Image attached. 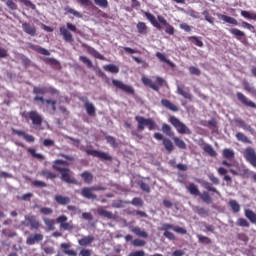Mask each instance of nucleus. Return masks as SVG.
<instances>
[{
  "label": "nucleus",
  "instance_id": "1",
  "mask_svg": "<svg viewBox=\"0 0 256 256\" xmlns=\"http://www.w3.org/2000/svg\"><path fill=\"white\" fill-rule=\"evenodd\" d=\"M144 16L148 21L155 27V29H158V31H161L163 27H165V33L168 35H175V28L167 22V19L163 17L162 15H158L157 18H155V15L151 14L150 12H144ZM163 25V26H161Z\"/></svg>",
  "mask_w": 256,
  "mask_h": 256
},
{
  "label": "nucleus",
  "instance_id": "2",
  "mask_svg": "<svg viewBox=\"0 0 256 256\" xmlns=\"http://www.w3.org/2000/svg\"><path fill=\"white\" fill-rule=\"evenodd\" d=\"M20 115L23 119H26V121H32L34 129H37L43 125V116H41V114H39V112L36 110L29 112L23 111L20 113Z\"/></svg>",
  "mask_w": 256,
  "mask_h": 256
},
{
  "label": "nucleus",
  "instance_id": "3",
  "mask_svg": "<svg viewBox=\"0 0 256 256\" xmlns=\"http://www.w3.org/2000/svg\"><path fill=\"white\" fill-rule=\"evenodd\" d=\"M59 31L60 35L63 37L66 43H73V41H75V39L73 38V34H71V32L77 33V26H75L73 23L67 22L66 27L61 26L59 28Z\"/></svg>",
  "mask_w": 256,
  "mask_h": 256
},
{
  "label": "nucleus",
  "instance_id": "4",
  "mask_svg": "<svg viewBox=\"0 0 256 256\" xmlns=\"http://www.w3.org/2000/svg\"><path fill=\"white\" fill-rule=\"evenodd\" d=\"M135 121L138 123L137 131H145V127H147L149 131H155L157 127V124H155V121L151 118L135 116Z\"/></svg>",
  "mask_w": 256,
  "mask_h": 256
},
{
  "label": "nucleus",
  "instance_id": "5",
  "mask_svg": "<svg viewBox=\"0 0 256 256\" xmlns=\"http://www.w3.org/2000/svg\"><path fill=\"white\" fill-rule=\"evenodd\" d=\"M169 123L175 127L177 133L180 135H191V129L185 125V123L181 122L177 117L170 116Z\"/></svg>",
  "mask_w": 256,
  "mask_h": 256
},
{
  "label": "nucleus",
  "instance_id": "6",
  "mask_svg": "<svg viewBox=\"0 0 256 256\" xmlns=\"http://www.w3.org/2000/svg\"><path fill=\"white\" fill-rule=\"evenodd\" d=\"M154 139H156V141H162V145L168 153H173V151H175L173 142L169 138L164 137L163 134L159 132L154 133Z\"/></svg>",
  "mask_w": 256,
  "mask_h": 256
},
{
  "label": "nucleus",
  "instance_id": "7",
  "mask_svg": "<svg viewBox=\"0 0 256 256\" xmlns=\"http://www.w3.org/2000/svg\"><path fill=\"white\" fill-rule=\"evenodd\" d=\"M112 85L116 87V89H120V91H123V93H127V95H135V89L133 86H129L121 80L113 79Z\"/></svg>",
  "mask_w": 256,
  "mask_h": 256
},
{
  "label": "nucleus",
  "instance_id": "8",
  "mask_svg": "<svg viewBox=\"0 0 256 256\" xmlns=\"http://www.w3.org/2000/svg\"><path fill=\"white\" fill-rule=\"evenodd\" d=\"M69 218L65 215H61L58 218H56V223L60 225V229L63 231H73L75 229V226L73 225V221L67 222Z\"/></svg>",
  "mask_w": 256,
  "mask_h": 256
},
{
  "label": "nucleus",
  "instance_id": "9",
  "mask_svg": "<svg viewBox=\"0 0 256 256\" xmlns=\"http://www.w3.org/2000/svg\"><path fill=\"white\" fill-rule=\"evenodd\" d=\"M243 157L246 159L247 163L251 164L252 167H256V152L252 147H247L243 151Z\"/></svg>",
  "mask_w": 256,
  "mask_h": 256
},
{
  "label": "nucleus",
  "instance_id": "10",
  "mask_svg": "<svg viewBox=\"0 0 256 256\" xmlns=\"http://www.w3.org/2000/svg\"><path fill=\"white\" fill-rule=\"evenodd\" d=\"M88 155L92 157H97L100 161H113V157L109 155L107 152L98 151V150H86L85 151Z\"/></svg>",
  "mask_w": 256,
  "mask_h": 256
},
{
  "label": "nucleus",
  "instance_id": "11",
  "mask_svg": "<svg viewBox=\"0 0 256 256\" xmlns=\"http://www.w3.org/2000/svg\"><path fill=\"white\" fill-rule=\"evenodd\" d=\"M22 225H24V227H30V229L36 230L41 227L39 220H37V217L35 216H25V220L22 222Z\"/></svg>",
  "mask_w": 256,
  "mask_h": 256
},
{
  "label": "nucleus",
  "instance_id": "12",
  "mask_svg": "<svg viewBox=\"0 0 256 256\" xmlns=\"http://www.w3.org/2000/svg\"><path fill=\"white\" fill-rule=\"evenodd\" d=\"M236 97H237L238 101L245 107H250V109H256V103L249 100V98H247V96H245V94H243L241 92H237Z\"/></svg>",
  "mask_w": 256,
  "mask_h": 256
},
{
  "label": "nucleus",
  "instance_id": "13",
  "mask_svg": "<svg viewBox=\"0 0 256 256\" xmlns=\"http://www.w3.org/2000/svg\"><path fill=\"white\" fill-rule=\"evenodd\" d=\"M52 169L58 173H63L65 170L69 169V162L65 160H55L52 164Z\"/></svg>",
  "mask_w": 256,
  "mask_h": 256
},
{
  "label": "nucleus",
  "instance_id": "14",
  "mask_svg": "<svg viewBox=\"0 0 256 256\" xmlns=\"http://www.w3.org/2000/svg\"><path fill=\"white\" fill-rule=\"evenodd\" d=\"M229 33H231V35H234V37L237 39V41H240V43H247V35H245V32L237 28H231L229 30Z\"/></svg>",
  "mask_w": 256,
  "mask_h": 256
},
{
  "label": "nucleus",
  "instance_id": "15",
  "mask_svg": "<svg viewBox=\"0 0 256 256\" xmlns=\"http://www.w3.org/2000/svg\"><path fill=\"white\" fill-rule=\"evenodd\" d=\"M62 181L64 183H71L72 185H77V180L71 178V175H73V172L71 169L67 168L62 173H60Z\"/></svg>",
  "mask_w": 256,
  "mask_h": 256
},
{
  "label": "nucleus",
  "instance_id": "16",
  "mask_svg": "<svg viewBox=\"0 0 256 256\" xmlns=\"http://www.w3.org/2000/svg\"><path fill=\"white\" fill-rule=\"evenodd\" d=\"M80 101H82L84 103V107L86 109V113L90 116V117H94L95 115V105H93V103L89 102V100L87 99V97H82L80 98Z\"/></svg>",
  "mask_w": 256,
  "mask_h": 256
},
{
  "label": "nucleus",
  "instance_id": "17",
  "mask_svg": "<svg viewBox=\"0 0 256 256\" xmlns=\"http://www.w3.org/2000/svg\"><path fill=\"white\" fill-rule=\"evenodd\" d=\"M82 47H84L89 53V55H92V57H95V59H100V61H105V56L103 54L99 53L95 48L87 45V44H82Z\"/></svg>",
  "mask_w": 256,
  "mask_h": 256
},
{
  "label": "nucleus",
  "instance_id": "18",
  "mask_svg": "<svg viewBox=\"0 0 256 256\" xmlns=\"http://www.w3.org/2000/svg\"><path fill=\"white\" fill-rule=\"evenodd\" d=\"M22 29H23L24 33H26L27 35H30V37L37 36V28L34 25H30L27 22H23Z\"/></svg>",
  "mask_w": 256,
  "mask_h": 256
},
{
  "label": "nucleus",
  "instance_id": "19",
  "mask_svg": "<svg viewBox=\"0 0 256 256\" xmlns=\"http://www.w3.org/2000/svg\"><path fill=\"white\" fill-rule=\"evenodd\" d=\"M80 195L84 197V199H97V195L93 193V189H91V187L82 188Z\"/></svg>",
  "mask_w": 256,
  "mask_h": 256
},
{
  "label": "nucleus",
  "instance_id": "20",
  "mask_svg": "<svg viewBox=\"0 0 256 256\" xmlns=\"http://www.w3.org/2000/svg\"><path fill=\"white\" fill-rule=\"evenodd\" d=\"M141 81H142L143 85H145L146 87H150V89H153V91H156L157 93H159L161 88L159 87V85H156L155 83H153V80L143 76L141 78Z\"/></svg>",
  "mask_w": 256,
  "mask_h": 256
},
{
  "label": "nucleus",
  "instance_id": "21",
  "mask_svg": "<svg viewBox=\"0 0 256 256\" xmlns=\"http://www.w3.org/2000/svg\"><path fill=\"white\" fill-rule=\"evenodd\" d=\"M28 45H29V48L32 49V51H36V53H40V55H46V56L51 55V52H49V50L39 45H35L33 43H28Z\"/></svg>",
  "mask_w": 256,
  "mask_h": 256
},
{
  "label": "nucleus",
  "instance_id": "22",
  "mask_svg": "<svg viewBox=\"0 0 256 256\" xmlns=\"http://www.w3.org/2000/svg\"><path fill=\"white\" fill-rule=\"evenodd\" d=\"M41 241H43V234H32L26 239L27 245H35Z\"/></svg>",
  "mask_w": 256,
  "mask_h": 256
},
{
  "label": "nucleus",
  "instance_id": "23",
  "mask_svg": "<svg viewBox=\"0 0 256 256\" xmlns=\"http://www.w3.org/2000/svg\"><path fill=\"white\" fill-rule=\"evenodd\" d=\"M161 105L162 107H165L166 109H169V111H173L174 113H177V111H179V107H177V105L173 104L167 99H162Z\"/></svg>",
  "mask_w": 256,
  "mask_h": 256
},
{
  "label": "nucleus",
  "instance_id": "24",
  "mask_svg": "<svg viewBox=\"0 0 256 256\" xmlns=\"http://www.w3.org/2000/svg\"><path fill=\"white\" fill-rule=\"evenodd\" d=\"M177 93L178 95L184 97V99H188V101H193V95L185 91V86H177Z\"/></svg>",
  "mask_w": 256,
  "mask_h": 256
},
{
  "label": "nucleus",
  "instance_id": "25",
  "mask_svg": "<svg viewBox=\"0 0 256 256\" xmlns=\"http://www.w3.org/2000/svg\"><path fill=\"white\" fill-rule=\"evenodd\" d=\"M136 29L139 35H147V33H149V27L145 22H138L136 24Z\"/></svg>",
  "mask_w": 256,
  "mask_h": 256
},
{
  "label": "nucleus",
  "instance_id": "26",
  "mask_svg": "<svg viewBox=\"0 0 256 256\" xmlns=\"http://www.w3.org/2000/svg\"><path fill=\"white\" fill-rule=\"evenodd\" d=\"M54 201H56L58 205H69V203H71V198L63 195H56Z\"/></svg>",
  "mask_w": 256,
  "mask_h": 256
},
{
  "label": "nucleus",
  "instance_id": "27",
  "mask_svg": "<svg viewBox=\"0 0 256 256\" xmlns=\"http://www.w3.org/2000/svg\"><path fill=\"white\" fill-rule=\"evenodd\" d=\"M97 213L100 217H105L106 219H115V215H113V212H109L103 207H99L97 209Z\"/></svg>",
  "mask_w": 256,
  "mask_h": 256
},
{
  "label": "nucleus",
  "instance_id": "28",
  "mask_svg": "<svg viewBox=\"0 0 256 256\" xmlns=\"http://www.w3.org/2000/svg\"><path fill=\"white\" fill-rule=\"evenodd\" d=\"M218 19H221V21H224L225 23H229L230 25H239V22H237V19L231 16L218 14Z\"/></svg>",
  "mask_w": 256,
  "mask_h": 256
},
{
  "label": "nucleus",
  "instance_id": "29",
  "mask_svg": "<svg viewBox=\"0 0 256 256\" xmlns=\"http://www.w3.org/2000/svg\"><path fill=\"white\" fill-rule=\"evenodd\" d=\"M42 61L46 63V65H51V67H55L56 69L61 68V63L55 58H43Z\"/></svg>",
  "mask_w": 256,
  "mask_h": 256
},
{
  "label": "nucleus",
  "instance_id": "30",
  "mask_svg": "<svg viewBox=\"0 0 256 256\" xmlns=\"http://www.w3.org/2000/svg\"><path fill=\"white\" fill-rule=\"evenodd\" d=\"M156 57L157 59H159V61H161V63H166L167 65H169V67H175V64L171 62V60L167 59V55L161 52H157Z\"/></svg>",
  "mask_w": 256,
  "mask_h": 256
},
{
  "label": "nucleus",
  "instance_id": "31",
  "mask_svg": "<svg viewBox=\"0 0 256 256\" xmlns=\"http://www.w3.org/2000/svg\"><path fill=\"white\" fill-rule=\"evenodd\" d=\"M162 132L165 133L166 136L170 137L171 139L175 137V132H173V129L167 123L162 124Z\"/></svg>",
  "mask_w": 256,
  "mask_h": 256
},
{
  "label": "nucleus",
  "instance_id": "32",
  "mask_svg": "<svg viewBox=\"0 0 256 256\" xmlns=\"http://www.w3.org/2000/svg\"><path fill=\"white\" fill-rule=\"evenodd\" d=\"M186 189L190 193V195H194L195 197H199L201 193V191H199V188L197 187V185H195V183H190L186 187Z\"/></svg>",
  "mask_w": 256,
  "mask_h": 256
},
{
  "label": "nucleus",
  "instance_id": "33",
  "mask_svg": "<svg viewBox=\"0 0 256 256\" xmlns=\"http://www.w3.org/2000/svg\"><path fill=\"white\" fill-rule=\"evenodd\" d=\"M80 177L83 179L84 183H87V185H91V183H93V174L89 171L82 172Z\"/></svg>",
  "mask_w": 256,
  "mask_h": 256
},
{
  "label": "nucleus",
  "instance_id": "34",
  "mask_svg": "<svg viewBox=\"0 0 256 256\" xmlns=\"http://www.w3.org/2000/svg\"><path fill=\"white\" fill-rule=\"evenodd\" d=\"M93 241H95V237H93V236H84L83 238L78 240V243H79V245H81V247H87V245H91V243Z\"/></svg>",
  "mask_w": 256,
  "mask_h": 256
},
{
  "label": "nucleus",
  "instance_id": "35",
  "mask_svg": "<svg viewBox=\"0 0 256 256\" xmlns=\"http://www.w3.org/2000/svg\"><path fill=\"white\" fill-rule=\"evenodd\" d=\"M245 217L250 221V223H253V225H256V213L251 209H246L244 212Z\"/></svg>",
  "mask_w": 256,
  "mask_h": 256
},
{
  "label": "nucleus",
  "instance_id": "36",
  "mask_svg": "<svg viewBox=\"0 0 256 256\" xmlns=\"http://www.w3.org/2000/svg\"><path fill=\"white\" fill-rule=\"evenodd\" d=\"M236 125L240 126L245 131H249L250 133H253V128L245 123L243 119L237 118L234 120Z\"/></svg>",
  "mask_w": 256,
  "mask_h": 256
},
{
  "label": "nucleus",
  "instance_id": "37",
  "mask_svg": "<svg viewBox=\"0 0 256 256\" xmlns=\"http://www.w3.org/2000/svg\"><path fill=\"white\" fill-rule=\"evenodd\" d=\"M69 247H71V245L67 244V243H62L61 244V248L64 249L63 253H65V255H69V256H77V251L75 250H69Z\"/></svg>",
  "mask_w": 256,
  "mask_h": 256
},
{
  "label": "nucleus",
  "instance_id": "38",
  "mask_svg": "<svg viewBox=\"0 0 256 256\" xmlns=\"http://www.w3.org/2000/svg\"><path fill=\"white\" fill-rule=\"evenodd\" d=\"M172 140L178 149H187V144L181 138L174 136Z\"/></svg>",
  "mask_w": 256,
  "mask_h": 256
},
{
  "label": "nucleus",
  "instance_id": "39",
  "mask_svg": "<svg viewBox=\"0 0 256 256\" xmlns=\"http://www.w3.org/2000/svg\"><path fill=\"white\" fill-rule=\"evenodd\" d=\"M64 11H66V13H70V15H73L74 17H77L78 19H83V14H81V12L67 6L64 8Z\"/></svg>",
  "mask_w": 256,
  "mask_h": 256
},
{
  "label": "nucleus",
  "instance_id": "40",
  "mask_svg": "<svg viewBox=\"0 0 256 256\" xmlns=\"http://www.w3.org/2000/svg\"><path fill=\"white\" fill-rule=\"evenodd\" d=\"M41 177H44L45 179H51L53 181V179H57V174L49 171V170H42L40 172Z\"/></svg>",
  "mask_w": 256,
  "mask_h": 256
},
{
  "label": "nucleus",
  "instance_id": "41",
  "mask_svg": "<svg viewBox=\"0 0 256 256\" xmlns=\"http://www.w3.org/2000/svg\"><path fill=\"white\" fill-rule=\"evenodd\" d=\"M224 159H229L230 161L235 159V152L229 148H225L222 152Z\"/></svg>",
  "mask_w": 256,
  "mask_h": 256
},
{
  "label": "nucleus",
  "instance_id": "42",
  "mask_svg": "<svg viewBox=\"0 0 256 256\" xmlns=\"http://www.w3.org/2000/svg\"><path fill=\"white\" fill-rule=\"evenodd\" d=\"M236 139L238 140V141H241L242 143H248V145H251L253 142L250 140V139H248V137L244 134V133H242V132H238V133H236Z\"/></svg>",
  "mask_w": 256,
  "mask_h": 256
},
{
  "label": "nucleus",
  "instance_id": "43",
  "mask_svg": "<svg viewBox=\"0 0 256 256\" xmlns=\"http://www.w3.org/2000/svg\"><path fill=\"white\" fill-rule=\"evenodd\" d=\"M104 71H108V73H119V67L115 64H108L103 66Z\"/></svg>",
  "mask_w": 256,
  "mask_h": 256
},
{
  "label": "nucleus",
  "instance_id": "44",
  "mask_svg": "<svg viewBox=\"0 0 256 256\" xmlns=\"http://www.w3.org/2000/svg\"><path fill=\"white\" fill-rule=\"evenodd\" d=\"M198 243H201L202 245H211L212 241L211 238L198 234L197 235Z\"/></svg>",
  "mask_w": 256,
  "mask_h": 256
},
{
  "label": "nucleus",
  "instance_id": "45",
  "mask_svg": "<svg viewBox=\"0 0 256 256\" xmlns=\"http://www.w3.org/2000/svg\"><path fill=\"white\" fill-rule=\"evenodd\" d=\"M132 231L135 235H137L138 237H142L143 239H147V237H149V234L141 230V228L139 227H134Z\"/></svg>",
  "mask_w": 256,
  "mask_h": 256
},
{
  "label": "nucleus",
  "instance_id": "46",
  "mask_svg": "<svg viewBox=\"0 0 256 256\" xmlns=\"http://www.w3.org/2000/svg\"><path fill=\"white\" fill-rule=\"evenodd\" d=\"M32 93H33V95H36V96H39V95H46V93H47V88H45V87H39V86H34Z\"/></svg>",
  "mask_w": 256,
  "mask_h": 256
},
{
  "label": "nucleus",
  "instance_id": "47",
  "mask_svg": "<svg viewBox=\"0 0 256 256\" xmlns=\"http://www.w3.org/2000/svg\"><path fill=\"white\" fill-rule=\"evenodd\" d=\"M46 107L55 113L57 111V100L46 99Z\"/></svg>",
  "mask_w": 256,
  "mask_h": 256
},
{
  "label": "nucleus",
  "instance_id": "48",
  "mask_svg": "<svg viewBox=\"0 0 256 256\" xmlns=\"http://www.w3.org/2000/svg\"><path fill=\"white\" fill-rule=\"evenodd\" d=\"M28 153L34 157V159H39V161H44L45 156L43 154L37 153V151L33 148H28Z\"/></svg>",
  "mask_w": 256,
  "mask_h": 256
},
{
  "label": "nucleus",
  "instance_id": "49",
  "mask_svg": "<svg viewBox=\"0 0 256 256\" xmlns=\"http://www.w3.org/2000/svg\"><path fill=\"white\" fill-rule=\"evenodd\" d=\"M229 207H231L233 213H239L241 211V206L235 200L229 201Z\"/></svg>",
  "mask_w": 256,
  "mask_h": 256
},
{
  "label": "nucleus",
  "instance_id": "50",
  "mask_svg": "<svg viewBox=\"0 0 256 256\" xmlns=\"http://www.w3.org/2000/svg\"><path fill=\"white\" fill-rule=\"evenodd\" d=\"M236 225L237 227H246V228L251 227V224H249V221H247V219L245 218H238L236 221Z\"/></svg>",
  "mask_w": 256,
  "mask_h": 256
},
{
  "label": "nucleus",
  "instance_id": "51",
  "mask_svg": "<svg viewBox=\"0 0 256 256\" xmlns=\"http://www.w3.org/2000/svg\"><path fill=\"white\" fill-rule=\"evenodd\" d=\"M43 221L50 231L55 230V220L49 218H43Z\"/></svg>",
  "mask_w": 256,
  "mask_h": 256
},
{
  "label": "nucleus",
  "instance_id": "52",
  "mask_svg": "<svg viewBox=\"0 0 256 256\" xmlns=\"http://www.w3.org/2000/svg\"><path fill=\"white\" fill-rule=\"evenodd\" d=\"M204 151L210 155V157H217V152L215 149H213V146L211 145H206L204 146Z\"/></svg>",
  "mask_w": 256,
  "mask_h": 256
},
{
  "label": "nucleus",
  "instance_id": "53",
  "mask_svg": "<svg viewBox=\"0 0 256 256\" xmlns=\"http://www.w3.org/2000/svg\"><path fill=\"white\" fill-rule=\"evenodd\" d=\"M203 187H205V189L207 191H211L212 193H216V195L220 194L219 191L217 190V188L213 187V185L209 182H204Z\"/></svg>",
  "mask_w": 256,
  "mask_h": 256
},
{
  "label": "nucleus",
  "instance_id": "54",
  "mask_svg": "<svg viewBox=\"0 0 256 256\" xmlns=\"http://www.w3.org/2000/svg\"><path fill=\"white\" fill-rule=\"evenodd\" d=\"M95 5L98 7H101V9H107L109 7V1L108 0H93Z\"/></svg>",
  "mask_w": 256,
  "mask_h": 256
},
{
  "label": "nucleus",
  "instance_id": "55",
  "mask_svg": "<svg viewBox=\"0 0 256 256\" xmlns=\"http://www.w3.org/2000/svg\"><path fill=\"white\" fill-rule=\"evenodd\" d=\"M200 197V199L204 202V203H211V196L209 195L208 192H203V193H200V195L198 196Z\"/></svg>",
  "mask_w": 256,
  "mask_h": 256
},
{
  "label": "nucleus",
  "instance_id": "56",
  "mask_svg": "<svg viewBox=\"0 0 256 256\" xmlns=\"http://www.w3.org/2000/svg\"><path fill=\"white\" fill-rule=\"evenodd\" d=\"M241 16L245 17V19H254V21H256V13L251 14L249 11L242 10Z\"/></svg>",
  "mask_w": 256,
  "mask_h": 256
},
{
  "label": "nucleus",
  "instance_id": "57",
  "mask_svg": "<svg viewBox=\"0 0 256 256\" xmlns=\"http://www.w3.org/2000/svg\"><path fill=\"white\" fill-rule=\"evenodd\" d=\"M79 61L84 63V65H86L89 69H91L93 67V62H91V60L89 58H87L86 56H80Z\"/></svg>",
  "mask_w": 256,
  "mask_h": 256
},
{
  "label": "nucleus",
  "instance_id": "58",
  "mask_svg": "<svg viewBox=\"0 0 256 256\" xmlns=\"http://www.w3.org/2000/svg\"><path fill=\"white\" fill-rule=\"evenodd\" d=\"M126 203H130L131 205H134V207H143V200L139 197H135L131 202Z\"/></svg>",
  "mask_w": 256,
  "mask_h": 256
},
{
  "label": "nucleus",
  "instance_id": "59",
  "mask_svg": "<svg viewBox=\"0 0 256 256\" xmlns=\"http://www.w3.org/2000/svg\"><path fill=\"white\" fill-rule=\"evenodd\" d=\"M132 245L134 247H145V245H147V242H145V240L137 238L132 241Z\"/></svg>",
  "mask_w": 256,
  "mask_h": 256
},
{
  "label": "nucleus",
  "instance_id": "60",
  "mask_svg": "<svg viewBox=\"0 0 256 256\" xmlns=\"http://www.w3.org/2000/svg\"><path fill=\"white\" fill-rule=\"evenodd\" d=\"M33 187H37L39 189H43L44 187H47V183L41 181V180H35L32 182Z\"/></svg>",
  "mask_w": 256,
  "mask_h": 256
},
{
  "label": "nucleus",
  "instance_id": "61",
  "mask_svg": "<svg viewBox=\"0 0 256 256\" xmlns=\"http://www.w3.org/2000/svg\"><path fill=\"white\" fill-rule=\"evenodd\" d=\"M105 139H106L107 143H109V145H111V147H117V141L115 140V137L105 136Z\"/></svg>",
  "mask_w": 256,
  "mask_h": 256
},
{
  "label": "nucleus",
  "instance_id": "62",
  "mask_svg": "<svg viewBox=\"0 0 256 256\" xmlns=\"http://www.w3.org/2000/svg\"><path fill=\"white\" fill-rule=\"evenodd\" d=\"M6 6L8 7V9H11V11H17V4L14 3L13 0H7Z\"/></svg>",
  "mask_w": 256,
  "mask_h": 256
},
{
  "label": "nucleus",
  "instance_id": "63",
  "mask_svg": "<svg viewBox=\"0 0 256 256\" xmlns=\"http://www.w3.org/2000/svg\"><path fill=\"white\" fill-rule=\"evenodd\" d=\"M189 73H190V75L199 76V75H201V70L199 68L195 67V66H190L189 67Z\"/></svg>",
  "mask_w": 256,
  "mask_h": 256
},
{
  "label": "nucleus",
  "instance_id": "64",
  "mask_svg": "<svg viewBox=\"0 0 256 256\" xmlns=\"http://www.w3.org/2000/svg\"><path fill=\"white\" fill-rule=\"evenodd\" d=\"M40 213L42 215H53V209L49 208V207H42L40 209Z\"/></svg>",
  "mask_w": 256,
  "mask_h": 256
}]
</instances>
